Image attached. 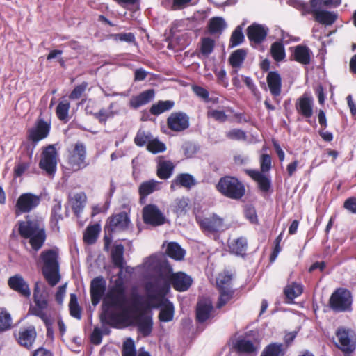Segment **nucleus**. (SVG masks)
<instances>
[{
  "label": "nucleus",
  "mask_w": 356,
  "mask_h": 356,
  "mask_svg": "<svg viewBox=\"0 0 356 356\" xmlns=\"http://www.w3.org/2000/svg\"><path fill=\"white\" fill-rule=\"evenodd\" d=\"M127 289L123 280L117 278L109 286L103 300L99 316L102 323L113 326L122 320L127 319L130 314Z\"/></svg>",
  "instance_id": "nucleus-1"
},
{
  "label": "nucleus",
  "mask_w": 356,
  "mask_h": 356,
  "mask_svg": "<svg viewBox=\"0 0 356 356\" xmlns=\"http://www.w3.org/2000/svg\"><path fill=\"white\" fill-rule=\"evenodd\" d=\"M18 233L24 239H29V243L35 251H39L47 239L45 227L42 222L38 218H32L27 215L25 220L18 222Z\"/></svg>",
  "instance_id": "nucleus-2"
},
{
  "label": "nucleus",
  "mask_w": 356,
  "mask_h": 356,
  "mask_svg": "<svg viewBox=\"0 0 356 356\" xmlns=\"http://www.w3.org/2000/svg\"><path fill=\"white\" fill-rule=\"evenodd\" d=\"M161 268L163 277L165 280L159 290L162 296L170 291V286L179 292L186 291L193 284L192 277L182 271L173 273L172 267L168 261L162 263Z\"/></svg>",
  "instance_id": "nucleus-3"
},
{
  "label": "nucleus",
  "mask_w": 356,
  "mask_h": 356,
  "mask_svg": "<svg viewBox=\"0 0 356 356\" xmlns=\"http://www.w3.org/2000/svg\"><path fill=\"white\" fill-rule=\"evenodd\" d=\"M260 170L245 169V173L257 184L258 189L263 193L272 190V181L268 172L272 168V158L268 154H262L259 157Z\"/></svg>",
  "instance_id": "nucleus-4"
},
{
  "label": "nucleus",
  "mask_w": 356,
  "mask_h": 356,
  "mask_svg": "<svg viewBox=\"0 0 356 356\" xmlns=\"http://www.w3.org/2000/svg\"><path fill=\"white\" fill-rule=\"evenodd\" d=\"M40 259L43 264L42 273L44 277L50 286L56 285L60 280L58 251L53 249L42 251Z\"/></svg>",
  "instance_id": "nucleus-5"
},
{
  "label": "nucleus",
  "mask_w": 356,
  "mask_h": 356,
  "mask_svg": "<svg viewBox=\"0 0 356 356\" xmlns=\"http://www.w3.org/2000/svg\"><path fill=\"white\" fill-rule=\"evenodd\" d=\"M216 188L225 197L235 200L241 199L246 191L244 184L237 177L231 175L221 177Z\"/></svg>",
  "instance_id": "nucleus-6"
},
{
  "label": "nucleus",
  "mask_w": 356,
  "mask_h": 356,
  "mask_svg": "<svg viewBox=\"0 0 356 356\" xmlns=\"http://www.w3.org/2000/svg\"><path fill=\"white\" fill-rule=\"evenodd\" d=\"M40 282L35 284L33 289V302L35 305H31L29 309V314L39 317L45 325L49 327L51 325V318L47 315L45 310L49 307L48 294L42 291L40 289Z\"/></svg>",
  "instance_id": "nucleus-7"
},
{
  "label": "nucleus",
  "mask_w": 356,
  "mask_h": 356,
  "mask_svg": "<svg viewBox=\"0 0 356 356\" xmlns=\"http://www.w3.org/2000/svg\"><path fill=\"white\" fill-rule=\"evenodd\" d=\"M51 128V121L45 120L40 115L36 120L34 126L27 129L26 139L32 145V148L28 153L29 159H31L33 150L38 143L49 136Z\"/></svg>",
  "instance_id": "nucleus-8"
},
{
  "label": "nucleus",
  "mask_w": 356,
  "mask_h": 356,
  "mask_svg": "<svg viewBox=\"0 0 356 356\" xmlns=\"http://www.w3.org/2000/svg\"><path fill=\"white\" fill-rule=\"evenodd\" d=\"M336 341L334 343L345 356H350L356 350V334L355 331L344 326L339 327L335 331Z\"/></svg>",
  "instance_id": "nucleus-9"
},
{
  "label": "nucleus",
  "mask_w": 356,
  "mask_h": 356,
  "mask_svg": "<svg viewBox=\"0 0 356 356\" xmlns=\"http://www.w3.org/2000/svg\"><path fill=\"white\" fill-rule=\"evenodd\" d=\"M195 219L202 232L208 236H218L226 229L224 218L215 213L207 216H196Z\"/></svg>",
  "instance_id": "nucleus-10"
},
{
  "label": "nucleus",
  "mask_w": 356,
  "mask_h": 356,
  "mask_svg": "<svg viewBox=\"0 0 356 356\" xmlns=\"http://www.w3.org/2000/svg\"><path fill=\"white\" fill-rule=\"evenodd\" d=\"M353 296L346 288H337L329 299V305L335 312H349L352 309Z\"/></svg>",
  "instance_id": "nucleus-11"
},
{
  "label": "nucleus",
  "mask_w": 356,
  "mask_h": 356,
  "mask_svg": "<svg viewBox=\"0 0 356 356\" xmlns=\"http://www.w3.org/2000/svg\"><path fill=\"white\" fill-rule=\"evenodd\" d=\"M58 152L54 145L42 147L39 168L49 176H54L57 170Z\"/></svg>",
  "instance_id": "nucleus-12"
},
{
  "label": "nucleus",
  "mask_w": 356,
  "mask_h": 356,
  "mask_svg": "<svg viewBox=\"0 0 356 356\" xmlns=\"http://www.w3.org/2000/svg\"><path fill=\"white\" fill-rule=\"evenodd\" d=\"M132 306L134 311L138 313V315L135 317V321L138 332L143 337H148L152 331L153 321L152 317L145 315L143 302H141L139 296L134 300Z\"/></svg>",
  "instance_id": "nucleus-13"
},
{
  "label": "nucleus",
  "mask_w": 356,
  "mask_h": 356,
  "mask_svg": "<svg viewBox=\"0 0 356 356\" xmlns=\"http://www.w3.org/2000/svg\"><path fill=\"white\" fill-rule=\"evenodd\" d=\"M41 202V197L32 193H22L15 205V214L19 216L36 209Z\"/></svg>",
  "instance_id": "nucleus-14"
},
{
  "label": "nucleus",
  "mask_w": 356,
  "mask_h": 356,
  "mask_svg": "<svg viewBox=\"0 0 356 356\" xmlns=\"http://www.w3.org/2000/svg\"><path fill=\"white\" fill-rule=\"evenodd\" d=\"M67 163L74 172L79 171L88 165V163L86 161V147L83 143L77 142L74 144L72 150L69 154Z\"/></svg>",
  "instance_id": "nucleus-15"
},
{
  "label": "nucleus",
  "mask_w": 356,
  "mask_h": 356,
  "mask_svg": "<svg viewBox=\"0 0 356 356\" xmlns=\"http://www.w3.org/2000/svg\"><path fill=\"white\" fill-rule=\"evenodd\" d=\"M130 219L125 211L113 214L106 220L104 230L108 234L115 232H122L129 227Z\"/></svg>",
  "instance_id": "nucleus-16"
},
{
  "label": "nucleus",
  "mask_w": 356,
  "mask_h": 356,
  "mask_svg": "<svg viewBox=\"0 0 356 356\" xmlns=\"http://www.w3.org/2000/svg\"><path fill=\"white\" fill-rule=\"evenodd\" d=\"M145 224L153 227L161 226L165 223L166 218L155 204H149L145 206L142 212Z\"/></svg>",
  "instance_id": "nucleus-17"
},
{
  "label": "nucleus",
  "mask_w": 356,
  "mask_h": 356,
  "mask_svg": "<svg viewBox=\"0 0 356 356\" xmlns=\"http://www.w3.org/2000/svg\"><path fill=\"white\" fill-rule=\"evenodd\" d=\"M168 128L174 132H182L190 126L189 116L181 111L172 112L166 120Z\"/></svg>",
  "instance_id": "nucleus-18"
},
{
  "label": "nucleus",
  "mask_w": 356,
  "mask_h": 356,
  "mask_svg": "<svg viewBox=\"0 0 356 356\" xmlns=\"http://www.w3.org/2000/svg\"><path fill=\"white\" fill-rule=\"evenodd\" d=\"M17 343L22 347L31 349L36 339L37 332L34 325L22 327L15 334Z\"/></svg>",
  "instance_id": "nucleus-19"
},
{
  "label": "nucleus",
  "mask_w": 356,
  "mask_h": 356,
  "mask_svg": "<svg viewBox=\"0 0 356 356\" xmlns=\"http://www.w3.org/2000/svg\"><path fill=\"white\" fill-rule=\"evenodd\" d=\"M106 289V282L102 276H97L90 282V293L92 305H98Z\"/></svg>",
  "instance_id": "nucleus-20"
},
{
  "label": "nucleus",
  "mask_w": 356,
  "mask_h": 356,
  "mask_svg": "<svg viewBox=\"0 0 356 356\" xmlns=\"http://www.w3.org/2000/svg\"><path fill=\"white\" fill-rule=\"evenodd\" d=\"M8 285L10 289L22 297L29 298L31 296L29 285L20 274H15L10 277L8 280Z\"/></svg>",
  "instance_id": "nucleus-21"
},
{
  "label": "nucleus",
  "mask_w": 356,
  "mask_h": 356,
  "mask_svg": "<svg viewBox=\"0 0 356 356\" xmlns=\"http://www.w3.org/2000/svg\"><path fill=\"white\" fill-rule=\"evenodd\" d=\"M314 99L308 93H304L298 98L295 103L296 110L305 118H310L313 115Z\"/></svg>",
  "instance_id": "nucleus-22"
},
{
  "label": "nucleus",
  "mask_w": 356,
  "mask_h": 356,
  "mask_svg": "<svg viewBox=\"0 0 356 356\" xmlns=\"http://www.w3.org/2000/svg\"><path fill=\"white\" fill-rule=\"evenodd\" d=\"M266 82L275 102L280 104V99L278 97L282 92V77L280 74L276 71L269 72L266 76Z\"/></svg>",
  "instance_id": "nucleus-23"
},
{
  "label": "nucleus",
  "mask_w": 356,
  "mask_h": 356,
  "mask_svg": "<svg viewBox=\"0 0 356 356\" xmlns=\"http://www.w3.org/2000/svg\"><path fill=\"white\" fill-rule=\"evenodd\" d=\"M323 8L324 7L316 5L315 7H313L310 15H312L314 20L319 24L330 26L335 22L337 16L332 12L323 10Z\"/></svg>",
  "instance_id": "nucleus-24"
},
{
  "label": "nucleus",
  "mask_w": 356,
  "mask_h": 356,
  "mask_svg": "<svg viewBox=\"0 0 356 356\" xmlns=\"http://www.w3.org/2000/svg\"><path fill=\"white\" fill-rule=\"evenodd\" d=\"M292 54L291 60L296 61L302 65H308L311 62L312 51L306 45L298 44L290 48Z\"/></svg>",
  "instance_id": "nucleus-25"
},
{
  "label": "nucleus",
  "mask_w": 356,
  "mask_h": 356,
  "mask_svg": "<svg viewBox=\"0 0 356 356\" xmlns=\"http://www.w3.org/2000/svg\"><path fill=\"white\" fill-rule=\"evenodd\" d=\"M213 310V306L210 301L203 300L197 303L195 309V319L199 323H203L209 319Z\"/></svg>",
  "instance_id": "nucleus-26"
},
{
  "label": "nucleus",
  "mask_w": 356,
  "mask_h": 356,
  "mask_svg": "<svg viewBox=\"0 0 356 356\" xmlns=\"http://www.w3.org/2000/svg\"><path fill=\"white\" fill-rule=\"evenodd\" d=\"M155 96L154 89H148L140 92L138 95L133 96L129 102V107L137 109L142 106L149 103Z\"/></svg>",
  "instance_id": "nucleus-27"
},
{
  "label": "nucleus",
  "mask_w": 356,
  "mask_h": 356,
  "mask_svg": "<svg viewBox=\"0 0 356 356\" xmlns=\"http://www.w3.org/2000/svg\"><path fill=\"white\" fill-rule=\"evenodd\" d=\"M267 31L260 24H253L247 29V36L250 41L260 44L266 38Z\"/></svg>",
  "instance_id": "nucleus-28"
},
{
  "label": "nucleus",
  "mask_w": 356,
  "mask_h": 356,
  "mask_svg": "<svg viewBox=\"0 0 356 356\" xmlns=\"http://www.w3.org/2000/svg\"><path fill=\"white\" fill-rule=\"evenodd\" d=\"M161 309L159 314V320L161 322H170L173 319L175 307L173 303L168 299L164 298L161 304Z\"/></svg>",
  "instance_id": "nucleus-29"
},
{
  "label": "nucleus",
  "mask_w": 356,
  "mask_h": 356,
  "mask_svg": "<svg viewBox=\"0 0 356 356\" xmlns=\"http://www.w3.org/2000/svg\"><path fill=\"white\" fill-rule=\"evenodd\" d=\"M303 292V286L301 284L293 282L287 284L284 288L283 293L286 298V302L291 304L293 300L300 296Z\"/></svg>",
  "instance_id": "nucleus-30"
},
{
  "label": "nucleus",
  "mask_w": 356,
  "mask_h": 356,
  "mask_svg": "<svg viewBox=\"0 0 356 356\" xmlns=\"http://www.w3.org/2000/svg\"><path fill=\"white\" fill-rule=\"evenodd\" d=\"M124 245L122 244H118L113 247L111 252V261L113 266L121 270L124 268Z\"/></svg>",
  "instance_id": "nucleus-31"
},
{
  "label": "nucleus",
  "mask_w": 356,
  "mask_h": 356,
  "mask_svg": "<svg viewBox=\"0 0 356 356\" xmlns=\"http://www.w3.org/2000/svg\"><path fill=\"white\" fill-rule=\"evenodd\" d=\"M286 348L282 343H271L266 346L260 356H284Z\"/></svg>",
  "instance_id": "nucleus-32"
},
{
  "label": "nucleus",
  "mask_w": 356,
  "mask_h": 356,
  "mask_svg": "<svg viewBox=\"0 0 356 356\" xmlns=\"http://www.w3.org/2000/svg\"><path fill=\"white\" fill-rule=\"evenodd\" d=\"M247 241L245 238L239 237L228 242L230 252L236 255L243 256L247 249Z\"/></svg>",
  "instance_id": "nucleus-33"
},
{
  "label": "nucleus",
  "mask_w": 356,
  "mask_h": 356,
  "mask_svg": "<svg viewBox=\"0 0 356 356\" xmlns=\"http://www.w3.org/2000/svg\"><path fill=\"white\" fill-rule=\"evenodd\" d=\"M159 189V182L151 179L143 181L138 187V193L140 199L145 198L149 195Z\"/></svg>",
  "instance_id": "nucleus-34"
},
{
  "label": "nucleus",
  "mask_w": 356,
  "mask_h": 356,
  "mask_svg": "<svg viewBox=\"0 0 356 356\" xmlns=\"http://www.w3.org/2000/svg\"><path fill=\"white\" fill-rule=\"evenodd\" d=\"M195 184L196 181L193 175L188 173H181L172 181L171 188L176 185L189 189Z\"/></svg>",
  "instance_id": "nucleus-35"
},
{
  "label": "nucleus",
  "mask_w": 356,
  "mask_h": 356,
  "mask_svg": "<svg viewBox=\"0 0 356 356\" xmlns=\"http://www.w3.org/2000/svg\"><path fill=\"white\" fill-rule=\"evenodd\" d=\"M86 202V195L83 192L76 193L71 199L72 209L74 215L79 218Z\"/></svg>",
  "instance_id": "nucleus-36"
},
{
  "label": "nucleus",
  "mask_w": 356,
  "mask_h": 356,
  "mask_svg": "<svg viewBox=\"0 0 356 356\" xmlns=\"http://www.w3.org/2000/svg\"><path fill=\"white\" fill-rule=\"evenodd\" d=\"M226 27V23L222 17H214L210 19L207 29L211 35L221 34Z\"/></svg>",
  "instance_id": "nucleus-37"
},
{
  "label": "nucleus",
  "mask_w": 356,
  "mask_h": 356,
  "mask_svg": "<svg viewBox=\"0 0 356 356\" xmlns=\"http://www.w3.org/2000/svg\"><path fill=\"white\" fill-rule=\"evenodd\" d=\"M175 106V102L172 100H159L156 104L152 105L149 112L152 115H159L165 111L171 110Z\"/></svg>",
  "instance_id": "nucleus-38"
},
{
  "label": "nucleus",
  "mask_w": 356,
  "mask_h": 356,
  "mask_svg": "<svg viewBox=\"0 0 356 356\" xmlns=\"http://www.w3.org/2000/svg\"><path fill=\"white\" fill-rule=\"evenodd\" d=\"M247 56V51L245 49H238L234 51L229 58V63L232 67L239 68L242 66Z\"/></svg>",
  "instance_id": "nucleus-39"
},
{
  "label": "nucleus",
  "mask_w": 356,
  "mask_h": 356,
  "mask_svg": "<svg viewBox=\"0 0 356 356\" xmlns=\"http://www.w3.org/2000/svg\"><path fill=\"white\" fill-rule=\"evenodd\" d=\"M166 254L176 261H181L184 257L185 251L177 243L170 242L168 244Z\"/></svg>",
  "instance_id": "nucleus-40"
},
{
  "label": "nucleus",
  "mask_w": 356,
  "mask_h": 356,
  "mask_svg": "<svg viewBox=\"0 0 356 356\" xmlns=\"http://www.w3.org/2000/svg\"><path fill=\"white\" fill-rule=\"evenodd\" d=\"M174 168L170 161H160L158 163L157 176L161 179H167L172 175Z\"/></svg>",
  "instance_id": "nucleus-41"
},
{
  "label": "nucleus",
  "mask_w": 356,
  "mask_h": 356,
  "mask_svg": "<svg viewBox=\"0 0 356 356\" xmlns=\"http://www.w3.org/2000/svg\"><path fill=\"white\" fill-rule=\"evenodd\" d=\"M270 54L276 62L282 61L285 58V49L282 41H276L271 44Z\"/></svg>",
  "instance_id": "nucleus-42"
},
{
  "label": "nucleus",
  "mask_w": 356,
  "mask_h": 356,
  "mask_svg": "<svg viewBox=\"0 0 356 356\" xmlns=\"http://www.w3.org/2000/svg\"><path fill=\"white\" fill-rule=\"evenodd\" d=\"M99 231L100 227L98 224L89 225L83 234L84 242L90 245L95 243L97 241Z\"/></svg>",
  "instance_id": "nucleus-43"
},
{
  "label": "nucleus",
  "mask_w": 356,
  "mask_h": 356,
  "mask_svg": "<svg viewBox=\"0 0 356 356\" xmlns=\"http://www.w3.org/2000/svg\"><path fill=\"white\" fill-rule=\"evenodd\" d=\"M70 104L68 101H60L56 108V115L59 120L67 123L69 121V110Z\"/></svg>",
  "instance_id": "nucleus-44"
},
{
  "label": "nucleus",
  "mask_w": 356,
  "mask_h": 356,
  "mask_svg": "<svg viewBox=\"0 0 356 356\" xmlns=\"http://www.w3.org/2000/svg\"><path fill=\"white\" fill-rule=\"evenodd\" d=\"M215 47V40L209 37L201 38L200 51L205 57H208L213 51Z\"/></svg>",
  "instance_id": "nucleus-45"
},
{
  "label": "nucleus",
  "mask_w": 356,
  "mask_h": 356,
  "mask_svg": "<svg viewBox=\"0 0 356 356\" xmlns=\"http://www.w3.org/2000/svg\"><path fill=\"white\" fill-rule=\"evenodd\" d=\"M69 310L72 317L78 320L81 318V308L78 303L77 296L74 293L70 294Z\"/></svg>",
  "instance_id": "nucleus-46"
},
{
  "label": "nucleus",
  "mask_w": 356,
  "mask_h": 356,
  "mask_svg": "<svg viewBox=\"0 0 356 356\" xmlns=\"http://www.w3.org/2000/svg\"><path fill=\"white\" fill-rule=\"evenodd\" d=\"M219 291L220 296L216 307L220 309L232 299L234 292L230 289L223 286H220Z\"/></svg>",
  "instance_id": "nucleus-47"
},
{
  "label": "nucleus",
  "mask_w": 356,
  "mask_h": 356,
  "mask_svg": "<svg viewBox=\"0 0 356 356\" xmlns=\"http://www.w3.org/2000/svg\"><path fill=\"white\" fill-rule=\"evenodd\" d=\"M244 41V35L243 33V28L241 25L236 27L232 33L229 39V47H234L241 44Z\"/></svg>",
  "instance_id": "nucleus-48"
},
{
  "label": "nucleus",
  "mask_w": 356,
  "mask_h": 356,
  "mask_svg": "<svg viewBox=\"0 0 356 356\" xmlns=\"http://www.w3.org/2000/svg\"><path fill=\"white\" fill-rule=\"evenodd\" d=\"M236 348L240 353H252L256 350L254 343L246 339H240L236 342Z\"/></svg>",
  "instance_id": "nucleus-49"
},
{
  "label": "nucleus",
  "mask_w": 356,
  "mask_h": 356,
  "mask_svg": "<svg viewBox=\"0 0 356 356\" xmlns=\"http://www.w3.org/2000/svg\"><path fill=\"white\" fill-rule=\"evenodd\" d=\"M147 149L152 154L163 152L166 149L165 145L157 138L151 139L147 145Z\"/></svg>",
  "instance_id": "nucleus-50"
},
{
  "label": "nucleus",
  "mask_w": 356,
  "mask_h": 356,
  "mask_svg": "<svg viewBox=\"0 0 356 356\" xmlns=\"http://www.w3.org/2000/svg\"><path fill=\"white\" fill-rule=\"evenodd\" d=\"M207 117L212 118L220 123H224L228 120V115L224 111L209 108L207 112Z\"/></svg>",
  "instance_id": "nucleus-51"
},
{
  "label": "nucleus",
  "mask_w": 356,
  "mask_h": 356,
  "mask_svg": "<svg viewBox=\"0 0 356 356\" xmlns=\"http://www.w3.org/2000/svg\"><path fill=\"white\" fill-rule=\"evenodd\" d=\"M188 202L185 198H177L173 203V211L177 216H181L186 213Z\"/></svg>",
  "instance_id": "nucleus-52"
},
{
  "label": "nucleus",
  "mask_w": 356,
  "mask_h": 356,
  "mask_svg": "<svg viewBox=\"0 0 356 356\" xmlns=\"http://www.w3.org/2000/svg\"><path fill=\"white\" fill-rule=\"evenodd\" d=\"M88 86V83L86 81H83L81 84L76 86L69 95V99L71 100L80 99L86 92Z\"/></svg>",
  "instance_id": "nucleus-53"
},
{
  "label": "nucleus",
  "mask_w": 356,
  "mask_h": 356,
  "mask_svg": "<svg viewBox=\"0 0 356 356\" xmlns=\"http://www.w3.org/2000/svg\"><path fill=\"white\" fill-rule=\"evenodd\" d=\"M122 356H137L134 341L128 338L124 343L122 350Z\"/></svg>",
  "instance_id": "nucleus-54"
},
{
  "label": "nucleus",
  "mask_w": 356,
  "mask_h": 356,
  "mask_svg": "<svg viewBox=\"0 0 356 356\" xmlns=\"http://www.w3.org/2000/svg\"><path fill=\"white\" fill-rule=\"evenodd\" d=\"M11 326V317L4 309H0V332L9 329Z\"/></svg>",
  "instance_id": "nucleus-55"
},
{
  "label": "nucleus",
  "mask_w": 356,
  "mask_h": 356,
  "mask_svg": "<svg viewBox=\"0 0 356 356\" xmlns=\"http://www.w3.org/2000/svg\"><path fill=\"white\" fill-rule=\"evenodd\" d=\"M152 138V136L149 133L139 130L134 138V143L138 147H143L145 145H147Z\"/></svg>",
  "instance_id": "nucleus-56"
},
{
  "label": "nucleus",
  "mask_w": 356,
  "mask_h": 356,
  "mask_svg": "<svg viewBox=\"0 0 356 356\" xmlns=\"http://www.w3.org/2000/svg\"><path fill=\"white\" fill-rule=\"evenodd\" d=\"M293 6L301 11L302 15L310 14L313 9V7L312 6V0H310L309 3L300 0H295Z\"/></svg>",
  "instance_id": "nucleus-57"
},
{
  "label": "nucleus",
  "mask_w": 356,
  "mask_h": 356,
  "mask_svg": "<svg viewBox=\"0 0 356 356\" xmlns=\"http://www.w3.org/2000/svg\"><path fill=\"white\" fill-rule=\"evenodd\" d=\"M93 116L100 124L106 125L108 119L113 116V113L105 108H101L98 112L94 113Z\"/></svg>",
  "instance_id": "nucleus-58"
},
{
  "label": "nucleus",
  "mask_w": 356,
  "mask_h": 356,
  "mask_svg": "<svg viewBox=\"0 0 356 356\" xmlns=\"http://www.w3.org/2000/svg\"><path fill=\"white\" fill-rule=\"evenodd\" d=\"M226 136L230 140H245L246 134L245 131L239 129H233L226 133Z\"/></svg>",
  "instance_id": "nucleus-59"
},
{
  "label": "nucleus",
  "mask_w": 356,
  "mask_h": 356,
  "mask_svg": "<svg viewBox=\"0 0 356 356\" xmlns=\"http://www.w3.org/2000/svg\"><path fill=\"white\" fill-rule=\"evenodd\" d=\"M341 3V0H312V6L318 5L324 8L337 7Z\"/></svg>",
  "instance_id": "nucleus-60"
},
{
  "label": "nucleus",
  "mask_w": 356,
  "mask_h": 356,
  "mask_svg": "<svg viewBox=\"0 0 356 356\" xmlns=\"http://www.w3.org/2000/svg\"><path fill=\"white\" fill-rule=\"evenodd\" d=\"M31 162H18L13 169V175L15 177H20L30 168Z\"/></svg>",
  "instance_id": "nucleus-61"
},
{
  "label": "nucleus",
  "mask_w": 356,
  "mask_h": 356,
  "mask_svg": "<svg viewBox=\"0 0 356 356\" xmlns=\"http://www.w3.org/2000/svg\"><path fill=\"white\" fill-rule=\"evenodd\" d=\"M113 38L115 40H120L127 42H134L135 41V35L132 33H121L114 34Z\"/></svg>",
  "instance_id": "nucleus-62"
},
{
  "label": "nucleus",
  "mask_w": 356,
  "mask_h": 356,
  "mask_svg": "<svg viewBox=\"0 0 356 356\" xmlns=\"http://www.w3.org/2000/svg\"><path fill=\"white\" fill-rule=\"evenodd\" d=\"M63 220V216L60 213H51L50 225L53 231L59 232L58 222Z\"/></svg>",
  "instance_id": "nucleus-63"
},
{
  "label": "nucleus",
  "mask_w": 356,
  "mask_h": 356,
  "mask_svg": "<svg viewBox=\"0 0 356 356\" xmlns=\"http://www.w3.org/2000/svg\"><path fill=\"white\" fill-rule=\"evenodd\" d=\"M343 207L350 213L356 214V197H350L346 199Z\"/></svg>",
  "instance_id": "nucleus-64"
}]
</instances>
